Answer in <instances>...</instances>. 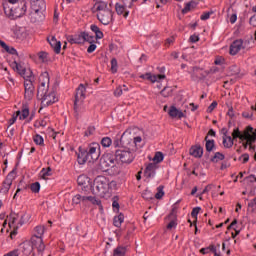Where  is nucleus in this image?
<instances>
[{"label": "nucleus", "instance_id": "nucleus-26", "mask_svg": "<svg viewBox=\"0 0 256 256\" xmlns=\"http://www.w3.org/2000/svg\"><path fill=\"white\" fill-rule=\"evenodd\" d=\"M88 203H92V205H98L100 209H103L101 200L95 198V196H84V205H87Z\"/></svg>", "mask_w": 256, "mask_h": 256}, {"label": "nucleus", "instance_id": "nucleus-56", "mask_svg": "<svg viewBox=\"0 0 256 256\" xmlns=\"http://www.w3.org/2000/svg\"><path fill=\"white\" fill-rule=\"evenodd\" d=\"M34 143H36V145H43L44 144L43 136L36 134L34 136Z\"/></svg>", "mask_w": 256, "mask_h": 256}, {"label": "nucleus", "instance_id": "nucleus-53", "mask_svg": "<svg viewBox=\"0 0 256 256\" xmlns=\"http://www.w3.org/2000/svg\"><path fill=\"white\" fill-rule=\"evenodd\" d=\"M157 193L155 194V199H163V195H165V192L163 191V186H159L157 188Z\"/></svg>", "mask_w": 256, "mask_h": 256}, {"label": "nucleus", "instance_id": "nucleus-23", "mask_svg": "<svg viewBox=\"0 0 256 256\" xmlns=\"http://www.w3.org/2000/svg\"><path fill=\"white\" fill-rule=\"evenodd\" d=\"M190 155H192V157H195L196 159H201V157H203V147H201L200 145L192 146L190 148Z\"/></svg>", "mask_w": 256, "mask_h": 256}, {"label": "nucleus", "instance_id": "nucleus-14", "mask_svg": "<svg viewBox=\"0 0 256 256\" xmlns=\"http://www.w3.org/2000/svg\"><path fill=\"white\" fill-rule=\"evenodd\" d=\"M253 127L248 126L243 134L239 131V128L234 129L232 133L233 139H240L241 141H245V139H249V133H253Z\"/></svg>", "mask_w": 256, "mask_h": 256}, {"label": "nucleus", "instance_id": "nucleus-46", "mask_svg": "<svg viewBox=\"0 0 256 256\" xmlns=\"http://www.w3.org/2000/svg\"><path fill=\"white\" fill-rule=\"evenodd\" d=\"M160 94L162 97H171L173 95V89L171 87H164Z\"/></svg>", "mask_w": 256, "mask_h": 256}, {"label": "nucleus", "instance_id": "nucleus-2", "mask_svg": "<svg viewBox=\"0 0 256 256\" xmlns=\"http://www.w3.org/2000/svg\"><path fill=\"white\" fill-rule=\"evenodd\" d=\"M115 186H117V182H110L105 176H97L94 179L92 191L93 194L98 195V197H109V195H111V187Z\"/></svg>", "mask_w": 256, "mask_h": 256}, {"label": "nucleus", "instance_id": "nucleus-49", "mask_svg": "<svg viewBox=\"0 0 256 256\" xmlns=\"http://www.w3.org/2000/svg\"><path fill=\"white\" fill-rule=\"evenodd\" d=\"M164 156L162 152H156L153 158L154 163H161L163 161Z\"/></svg>", "mask_w": 256, "mask_h": 256}, {"label": "nucleus", "instance_id": "nucleus-47", "mask_svg": "<svg viewBox=\"0 0 256 256\" xmlns=\"http://www.w3.org/2000/svg\"><path fill=\"white\" fill-rule=\"evenodd\" d=\"M30 189L32 193H39V191L41 190V184L39 182L32 183L30 185Z\"/></svg>", "mask_w": 256, "mask_h": 256}, {"label": "nucleus", "instance_id": "nucleus-29", "mask_svg": "<svg viewBox=\"0 0 256 256\" xmlns=\"http://www.w3.org/2000/svg\"><path fill=\"white\" fill-rule=\"evenodd\" d=\"M67 41H68V43H71V45H73V44L81 45V43H83L82 32L76 36H68Z\"/></svg>", "mask_w": 256, "mask_h": 256}, {"label": "nucleus", "instance_id": "nucleus-38", "mask_svg": "<svg viewBox=\"0 0 256 256\" xmlns=\"http://www.w3.org/2000/svg\"><path fill=\"white\" fill-rule=\"evenodd\" d=\"M123 221H125V216L123 214H119L114 217L113 225L114 227H121Z\"/></svg>", "mask_w": 256, "mask_h": 256}, {"label": "nucleus", "instance_id": "nucleus-13", "mask_svg": "<svg viewBox=\"0 0 256 256\" xmlns=\"http://www.w3.org/2000/svg\"><path fill=\"white\" fill-rule=\"evenodd\" d=\"M24 89H25V93H24L25 99H27L28 101H31L33 99V96L35 95V86L33 85V80L24 81Z\"/></svg>", "mask_w": 256, "mask_h": 256}, {"label": "nucleus", "instance_id": "nucleus-57", "mask_svg": "<svg viewBox=\"0 0 256 256\" xmlns=\"http://www.w3.org/2000/svg\"><path fill=\"white\" fill-rule=\"evenodd\" d=\"M255 209H256V198H254L251 202L248 203V211H251V213H253Z\"/></svg>", "mask_w": 256, "mask_h": 256}, {"label": "nucleus", "instance_id": "nucleus-55", "mask_svg": "<svg viewBox=\"0 0 256 256\" xmlns=\"http://www.w3.org/2000/svg\"><path fill=\"white\" fill-rule=\"evenodd\" d=\"M34 127H47V118L36 121Z\"/></svg>", "mask_w": 256, "mask_h": 256}, {"label": "nucleus", "instance_id": "nucleus-59", "mask_svg": "<svg viewBox=\"0 0 256 256\" xmlns=\"http://www.w3.org/2000/svg\"><path fill=\"white\" fill-rule=\"evenodd\" d=\"M19 115H21V111H17L16 112V114H14L13 116H12V118L9 120V126H8V129H9V127L11 126V125H13L14 123H15V121H17V117H19Z\"/></svg>", "mask_w": 256, "mask_h": 256}, {"label": "nucleus", "instance_id": "nucleus-40", "mask_svg": "<svg viewBox=\"0 0 256 256\" xmlns=\"http://www.w3.org/2000/svg\"><path fill=\"white\" fill-rule=\"evenodd\" d=\"M21 77H23L25 81H33L35 79L31 69H26L25 72H22Z\"/></svg>", "mask_w": 256, "mask_h": 256}, {"label": "nucleus", "instance_id": "nucleus-33", "mask_svg": "<svg viewBox=\"0 0 256 256\" xmlns=\"http://www.w3.org/2000/svg\"><path fill=\"white\" fill-rule=\"evenodd\" d=\"M18 117L21 121L29 117V106L27 104H23L22 111H20V115Z\"/></svg>", "mask_w": 256, "mask_h": 256}, {"label": "nucleus", "instance_id": "nucleus-60", "mask_svg": "<svg viewBox=\"0 0 256 256\" xmlns=\"http://www.w3.org/2000/svg\"><path fill=\"white\" fill-rule=\"evenodd\" d=\"M95 133V127L89 126L87 130L85 131V137H90V135H93Z\"/></svg>", "mask_w": 256, "mask_h": 256}, {"label": "nucleus", "instance_id": "nucleus-28", "mask_svg": "<svg viewBox=\"0 0 256 256\" xmlns=\"http://www.w3.org/2000/svg\"><path fill=\"white\" fill-rule=\"evenodd\" d=\"M115 11L117 15H123V17L127 18L129 17V11H126L125 5L116 3L115 4Z\"/></svg>", "mask_w": 256, "mask_h": 256}, {"label": "nucleus", "instance_id": "nucleus-30", "mask_svg": "<svg viewBox=\"0 0 256 256\" xmlns=\"http://www.w3.org/2000/svg\"><path fill=\"white\" fill-rule=\"evenodd\" d=\"M49 93V85L46 84H40L37 91V97L38 99H41L42 97H45V95Z\"/></svg>", "mask_w": 256, "mask_h": 256}, {"label": "nucleus", "instance_id": "nucleus-62", "mask_svg": "<svg viewBox=\"0 0 256 256\" xmlns=\"http://www.w3.org/2000/svg\"><path fill=\"white\" fill-rule=\"evenodd\" d=\"M214 63L216 65H223L225 63V58L218 56V57H216Z\"/></svg>", "mask_w": 256, "mask_h": 256}, {"label": "nucleus", "instance_id": "nucleus-37", "mask_svg": "<svg viewBox=\"0 0 256 256\" xmlns=\"http://www.w3.org/2000/svg\"><path fill=\"white\" fill-rule=\"evenodd\" d=\"M91 31H93V33H95L96 35V39H103V32L101 31V29L98 28L97 25L92 24L90 26Z\"/></svg>", "mask_w": 256, "mask_h": 256}, {"label": "nucleus", "instance_id": "nucleus-63", "mask_svg": "<svg viewBox=\"0 0 256 256\" xmlns=\"http://www.w3.org/2000/svg\"><path fill=\"white\" fill-rule=\"evenodd\" d=\"M216 107H217V101H213L207 109L208 113H213Z\"/></svg>", "mask_w": 256, "mask_h": 256}, {"label": "nucleus", "instance_id": "nucleus-51", "mask_svg": "<svg viewBox=\"0 0 256 256\" xmlns=\"http://www.w3.org/2000/svg\"><path fill=\"white\" fill-rule=\"evenodd\" d=\"M191 7H195V2L194 1H191V2H188L185 7L182 9V13H189V11H191Z\"/></svg>", "mask_w": 256, "mask_h": 256}, {"label": "nucleus", "instance_id": "nucleus-5", "mask_svg": "<svg viewBox=\"0 0 256 256\" xmlns=\"http://www.w3.org/2000/svg\"><path fill=\"white\" fill-rule=\"evenodd\" d=\"M4 13L13 19H19V17H23L27 13V2L20 1L15 6H4Z\"/></svg>", "mask_w": 256, "mask_h": 256}, {"label": "nucleus", "instance_id": "nucleus-39", "mask_svg": "<svg viewBox=\"0 0 256 256\" xmlns=\"http://www.w3.org/2000/svg\"><path fill=\"white\" fill-rule=\"evenodd\" d=\"M123 91L125 92L129 91V88L127 87V85L118 86L114 91V96L121 97L123 95Z\"/></svg>", "mask_w": 256, "mask_h": 256}, {"label": "nucleus", "instance_id": "nucleus-45", "mask_svg": "<svg viewBox=\"0 0 256 256\" xmlns=\"http://www.w3.org/2000/svg\"><path fill=\"white\" fill-rule=\"evenodd\" d=\"M81 203L84 204V196H82L81 194H76L75 196H73L72 204L79 205Z\"/></svg>", "mask_w": 256, "mask_h": 256}, {"label": "nucleus", "instance_id": "nucleus-18", "mask_svg": "<svg viewBox=\"0 0 256 256\" xmlns=\"http://www.w3.org/2000/svg\"><path fill=\"white\" fill-rule=\"evenodd\" d=\"M140 79H146L147 81H151V83H156V81L165 79L164 74H158V75H153L151 73H146L140 75Z\"/></svg>", "mask_w": 256, "mask_h": 256}, {"label": "nucleus", "instance_id": "nucleus-43", "mask_svg": "<svg viewBox=\"0 0 256 256\" xmlns=\"http://www.w3.org/2000/svg\"><path fill=\"white\" fill-rule=\"evenodd\" d=\"M225 159V155L221 152H216L214 156L211 158L212 163H219V161H223Z\"/></svg>", "mask_w": 256, "mask_h": 256}, {"label": "nucleus", "instance_id": "nucleus-36", "mask_svg": "<svg viewBox=\"0 0 256 256\" xmlns=\"http://www.w3.org/2000/svg\"><path fill=\"white\" fill-rule=\"evenodd\" d=\"M205 141H206V151L208 153H211V151H213V149H215V140H209V136L205 137Z\"/></svg>", "mask_w": 256, "mask_h": 256}, {"label": "nucleus", "instance_id": "nucleus-22", "mask_svg": "<svg viewBox=\"0 0 256 256\" xmlns=\"http://www.w3.org/2000/svg\"><path fill=\"white\" fill-rule=\"evenodd\" d=\"M157 167V164L149 163L144 171L146 177H148L149 179H151V177H155V171H157Z\"/></svg>", "mask_w": 256, "mask_h": 256}, {"label": "nucleus", "instance_id": "nucleus-19", "mask_svg": "<svg viewBox=\"0 0 256 256\" xmlns=\"http://www.w3.org/2000/svg\"><path fill=\"white\" fill-rule=\"evenodd\" d=\"M93 9H95L98 13H104L105 11H109L111 8H109L107 2L103 0H98L94 4Z\"/></svg>", "mask_w": 256, "mask_h": 256}, {"label": "nucleus", "instance_id": "nucleus-1", "mask_svg": "<svg viewBox=\"0 0 256 256\" xmlns=\"http://www.w3.org/2000/svg\"><path fill=\"white\" fill-rule=\"evenodd\" d=\"M99 155H101L99 144L92 143L87 148L79 147L77 161L79 165H85L87 162L95 163L99 159Z\"/></svg>", "mask_w": 256, "mask_h": 256}, {"label": "nucleus", "instance_id": "nucleus-8", "mask_svg": "<svg viewBox=\"0 0 256 256\" xmlns=\"http://www.w3.org/2000/svg\"><path fill=\"white\" fill-rule=\"evenodd\" d=\"M87 91V88H85V85L80 84L78 88L76 89V94H75V101H74V111L75 113H78L79 111V105L83 103L85 100V93Z\"/></svg>", "mask_w": 256, "mask_h": 256}, {"label": "nucleus", "instance_id": "nucleus-64", "mask_svg": "<svg viewBox=\"0 0 256 256\" xmlns=\"http://www.w3.org/2000/svg\"><path fill=\"white\" fill-rule=\"evenodd\" d=\"M245 180L248 181L249 183H256V177L253 174H251L250 176L246 177Z\"/></svg>", "mask_w": 256, "mask_h": 256}, {"label": "nucleus", "instance_id": "nucleus-54", "mask_svg": "<svg viewBox=\"0 0 256 256\" xmlns=\"http://www.w3.org/2000/svg\"><path fill=\"white\" fill-rule=\"evenodd\" d=\"M48 53L47 52H39L38 53V59L40 60V61H42V63H45V62H47V57H48Z\"/></svg>", "mask_w": 256, "mask_h": 256}, {"label": "nucleus", "instance_id": "nucleus-32", "mask_svg": "<svg viewBox=\"0 0 256 256\" xmlns=\"http://www.w3.org/2000/svg\"><path fill=\"white\" fill-rule=\"evenodd\" d=\"M91 179L85 175H80L77 179V183L80 187H87Z\"/></svg>", "mask_w": 256, "mask_h": 256}, {"label": "nucleus", "instance_id": "nucleus-16", "mask_svg": "<svg viewBox=\"0 0 256 256\" xmlns=\"http://www.w3.org/2000/svg\"><path fill=\"white\" fill-rule=\"evenodd\" d=\"M255 140H256V129H253V132H249V137L244 139V141H246L245 143H243L244 149H247V147H249L250 151H254L255 146H253V143H255Z\"/></svg>", "mask_w": 256, "mask_h": 256}, {"label": "nucleus", "instance_id": "nucleus-6", "mask_svg": "<svg viewBox=\"0 0 256 256\" xmlns=\"http://www.w3.org/2000/svg\"><path fill=\"white\" fill-rule=\"evenodd\" d=\"M116 158L111 153H107L102 155V157L99 160L98 163V169L99 171H102L103 173H107L109 169L115 167Z\"/></svg>", "mask_w": 256, "mask_h": 256}, {"label": "nucleus", "instance_id": "nucleus-15", "mask_svg": "<svg viewBox=\"0 0 256 256\" xmlns=\"http://www.w3.org/2000/svg\"><path fill=\"white\" fill-rule=\"evenodd\" d=\"M40 100L43 107H49V105L56 103L57 97L55 96V92H47Z\"/></svg>", "mask_w": 256, "mask_h": 256}, {"label": "nucleus", "instance_id": "nucleus-3", "mask_svg": "<svg viewBox=\"0 0 256 256\" xmlns=\"http://www.w3.org/2000/svg\"><path fill=\"white\" fill-rule=\"evenodd\" d=\"M29 219H31V214L24 213L20 216L19 213L11 211V213L7 216L8 225L10 229H13L10 233L11 239L17 235V230L20 227H23L25 223L29 222Z\"/></svg>", "mask_w": 256, "mask_h": 256}, {"label": "nucleus", "instance_id": "nucleus-9", "mask_svg": "<svg viewBox=\"0 0 256 256\" xmlns=\"http://www.w3.org/2000/svg\"><path fill=\"white\" fill-rule=\"evenodd\" d=\"M15 177H17V170L13 169L6 177L2 184L1 192L4 194L9 193V189H11V186L13 185V181L15 180Z\"/></svg>", "mask_w": 256, "mask_h": 256}, {"label": "nucleus", "instance_id": "nucleus-20", "mask_svg": "<svg viewBox=\"0 0 256 256\" xmlns=\"http://www.w3.org/2000/svg\"><path fill=\"white\" fill-rule=\"evenodd\" d=\"M32 247H36L38 253H43L45 251V244L43 243V238H31Z\"/></svg>", "mask_w": 256, "mask_h": 256}, {"label": "nucleus", "instance_id": "nucleus-27", "mask_svg": "<svg viewBox=\"0 0 256 256\" xmlns=\"http://www.w3.org/2000/svg\"><path fill=\"white\" fill-rule=\"evenodd\" d=\"M45 234V226H36L34 228V235L32 239H43V235Z\"/></svg>", "mask_w": 256, "mask_h": 256}, {"label": "nucleus", "instance_id": "nucleus-24", "mask_svg": "<svg viewBox=\"0 0 256 256\" xmlns=\"http://www.w3.org/2000/svg\"><path fill=\"white\" fill-rule=\"evenodd\" d=\"M168 114L173 119H175V118L176 119H182V117H185V114H183V112L181 110L177 109L175 106L170 107V110H169Z\"/></svg>", "mask_w": 256, "mask_h": 256}, {"label": "nucleus", "instance_id": "nucleus-52", "mask_svg": "<svg viewBox=\"0 0 256 256\" xmlns=\"http://www.w3.org/2000/svg\"><path fill=\"white\" fill-rule=\"evenodd\" d=\"M40 175H41L42 179L49 177L51 175V167H48L47 169L43 168L40 172Z\"/></svg>", "mask_w": 256, "mask_h": 256}, {"label": "nucleus", "instance_id": "nucleus-61", "mask_svg": "<svg viewBox=\"0 0 256 256\" xmlns=\"http://www.w3.org/2000/svg\"><path fill=\"white\" fill-rule=\"evenodd\" d=\"M211 15H213V11L205 12L204 14H202L200 16V19H201V21H207V19H209L211 17Z\"/></svg>", "mask_w": 256, "mask_h": 256}, {"label": "nucleus", "instance_id": "nucleus-48", "mask_svg": "<svg viewBox=\"0 0 256 256\" xmlns=\"http://www.w3.org/2000/svg\"><path fill=\"white\" fill-rule=\"evenodd\" d=\"M142 197L143 199H145L146 201H151V199H153V192L150 190H145L142 193Z\"/></svg>", "mask_w": 256, "mask_h": 256}, {"label": "nucleus", "instance_id": "nucleus-11", "mask_svg": "<svg viewBox=\"0 0 256 256\" xmlns=\"http://www.w3.org/2000/svg\"><path fill=\"white\" fill-rule=\"evenodd\" d=\"M97 19L102 23V25H109V23H113V10L110 9L104 12H98Z\"/></svg>", "mask_w": 256, "mask_h": 256}, {"label": "nucleus", "instance_id": "nucleus-42", "mask_svg": "<svg viewBox=\"0 0 256 256\" xmlns=\"http://www.w3.org/2000/svg\"><path fill=\"white\" fill-rule=\"evenodd\" d=\"M201 211L200 207H196L193 208L192 212H191V217H193V219H195L194 221V225H195V235H197V215H199V212Z\"/></svg>", "mask_w": 256, "mask_h": 256}, {"label": "nucleus", "instance_id": "nucleus-21", "mask_svg": "<svg viewBox=\"0 0 256 256\" xmlns=\"http://www.w3.org/2000/svg\"><path fill=\"white\" fill-rule=\"evenodd\" d=\"M48 43L50 44L55 53H61V41H57V38H55V36L48 38Z\"/></svg>", "mask_w": 256, "mask_h": 256}, {"label": "nucleus", "instance_id": "nucleus-44", "mask_svg": "<svg viewBox=\"0 0 256 256\" xmlns=\"http://www.w3.org/2000/svg\"><path fill=\"white\" fill-rule=\"evenodd\" d=\"M125 253H127V249L123 246H118L113 251V256H125Z\"/></svg>", "mask_w": 256, "mask_h": 256}, {"label": "nucleus", "instance_id": "nucleus-31", "mask_svg": "<svg viewBox=\"0 0 256 256\" xmlns=\"http://www.w3.org/2000/svg\"><path fill=\"white\" fill-rule=\"evenodd\" d=\"M233 141H235L233 138H231V136H227V131L224 132V136H223V146L225 147V149H231V147H233Z\"/></svg>", "mask_w": 256, "mask_h": 256}, {"label": "nucleus", "instance_id": "nucleus-50", "mask_svg": "<svg viewBox=\"0 0 256 256\" xmlns=\"http://www.w3.org/2000/svg\"><path fill=\"white\" fill-rule=\"evenodd\" d=\"M112 143H113V141L109 137H104L101 140L102 147H111Z\"/></svg>", "mask_w": 256, "mask_h": 256}, {"label": "nucleus", "instance_id": "nucleus-17", "mask_svg": "<svg viewBox=\"0 0 256 256\" xmlns=\"http://www.w3.org/2000/svg\"><path fill=\"white\" fill-rule=\"evenodd\" d=\"M133 143V136L131 135L130 132L125 131L121 137H120V145H122V147L127 148V147H131Z\"/></svg>", "mask_w": 256, "mask_h": 256}, {"label": "nucleus", "instance_id": "nucleus-34", "mask_svg": "<svg viewBox=\"0 0 256 256\" xmlns=\"http://www.w3.org/2000/svg\"><path fill=\"white\" fill-rule=\"evenodd\" d=\"M40 85H48L50 83L49 72H43L39 77Z\"/></svg>", "mask_w": 256, "mask_h": 256}, {"label": "nucleus", "instance_id": "nucleus-4", "mask_svg": "<svg viewBox=\"0 0 256 256\" xmlns=\"http://www.w3.org/2000/svg\"><path fill=\"white\" fill-rule=\"evenodd\" d=\"M31 12L30 18L32 23H39L45 19V11L47 9V5L45 4V0H31Z\"/></svg>", "mask_w": 256, "mask_h": 256}, {"label": "nucleus", "instance_id": "nucleus-12", "mask_svg": "<svg viewBox=\"0 0 256 256\" xmlns=\"http://www.w3.org/2000/svg\"><path fill=\"white\" fill-rule=\"evenodd\" d=\"M247 45H249V42L247 41L244 42L241 39L235 40L230 45V55H237L241 49H247Z\"/></svg>", "mask_w": 256, "mask_h": 256}, {"label": "nucleus", "instance_id": "nucleus-58", "mask_svg": "<svg viewBox=\"0 0 256 256\" xmlns=\"http://www.w3.org/2000/svg\"><path fill=\"white\" fill-rule=\"evenodd\" d=\"M117 59L116 58H112L111 60V71L112 73H117Z\"/></svg>", "mask_w": 256, "mask_h": 256}, {"label": "nucleus", "instance_id": "nucleus-7", "mask_svg": "<svg viewBox=\"0 0 256 256\" xmlns=\"http://www.w3.org/2000/svg\"><path fill=\"white\" fill-rule=\"evenodd\" d=\"M115 159L116 161H121V163H125L126 165H129L130 163H133L135 159V153L131 152L130 149L128 150H116L115 152Z\"/></svg>", "mask_w": 256, "mask_h": 256}, {"label": "nucleus", "instance_id": "nucleus-35", "mask_svg": "<svg viewBox=\"0 0 256 256\" xmlns=\"http://www.w3.org/2000/svg\"><path fill=\"white\" fill-rule=\"evenodd\" d=\"M11 66L14 71H17V73H19V75H23V73L27 70L21 64L17 63V61H14Z\"/></svg>", "mask_w": 256, "mask_h": 256}, {"label": "nucleus", "instance_id": "nucleus-25", "mask_svg": "<svg viewBox=\"0 0 256 256\" xmlns=\"http://www.w3.org/2000/svg\"><path fill=\"white\" fill-rule=\"evenodd\" d=\"M20 247L22 249V253L26 256H28L30 253H33V242H23L20 244Z\"/></svg>", "mask_w": 256, "mask_h": 256}, {"label": "nucleus", "instance_id": "nucleus-10", "mask_svg": "<svg viewBox=\"0 0 256 256\" xmlns=\"http://www.w3.org/2000/svg\"><path fill=\"white\" fill-rule=\"evenodd\" d=\"M211 71H203V68L197 66L192 67L191 79L192 81H203V79L209 76Z\"/></svg>", "mask_w": 256, "mask_h": 256}, {"label": "nucleus", "instance_id": "nucleus-41", "mask_svg": "<svg viewBox=\"0 0 256 256\" xmlns=\"http://www.w3.org/2000/svg\"><path fill=\"white\" fill-rule=\"evenodd\" d=\"M95 43V36L89 35L87 32H82V43Z\"/></svg>", "mask_w": 256, "mask_h": 256}]
</instances>
